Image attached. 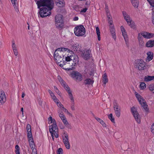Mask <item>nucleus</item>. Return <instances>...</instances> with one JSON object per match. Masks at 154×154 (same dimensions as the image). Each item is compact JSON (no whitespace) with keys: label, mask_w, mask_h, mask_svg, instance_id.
<instances>
[{"label":"nucleus","mask_w":154,"mask_h":154,"mask_svg":"<svg viewBox=\"0 0 154 154\" xmlns=\"http://www.w3.org/2000/svg\"><path fill=\"white\" fill-rule=\"evenodd\" d=\"M15 148L16 149V150L15 151V152L16 154H20V148L19 146L18 145H16L15 146Z\"/></svg>","instance_id":"nucleus-42"},{"label":"nucleus","mask_w":154,"mask_h":154,"mask_svg":"<svg viewBox=\"0 0 154 154\" xmlns=\"http://www.w3.org/2000/svg\"><path fill=\"white\" fill-rule=\"evenodd\" d=\"M142 35V37H143L145 38H149L154 37V34L150 33L147 32H144L140 33Z\"/></svg>","instance_id":"nucleus-15"},{"label":"nucleus","mask_w":154,"mask_h":154,"mask_svg":"<svg viewBox=\"0 0 154 154\" xmlns=\"http://www.w3.org/2000/svg\"><path fill=\"white\" fill-rule=\"evenodd\" d=\"M49 131L50 133H54L55 137L57 138L59 137L58 128L55 120L54 119L53 123L49 126Z\"/></svg>","instance_id":"nucleus-5"},{"label":"nucleus","mask_w":154,"mask_h":154,"mask_svg":"<svg viewBox=\"0 0 154 154\" xmlns=\"http://www.w3.org/2000/svg\"><path fill=\"white\" fill-rule=\"evenodd\" d=\"M62 109L63 110V111L65 112L66 113L67 112H68V110L66 109L64 107V108H63Z\"/></svg>","instance_id":"nucleus-64"},{"label":"nucleus","mask_w":154,"mask_h":154,"mask_svg":"<svg viewBox=\"0 0 154 154\" xmlns=\"http://www.w3.org/2000/svg\"><path fill=\"white\" fill-rule=\"evenodd\" d=\"M121 29L122 35L123 36L125 42H128V35L124 27L123 26H121Z\"/></svg>","instance_id":"nucleus-13"},{"label":"nucleus","mask_w":154,"mask_h":154,"mask_svg":"<svg viewBox=\"0 0 154 154\" xmlns=\"http://www.w3.org/2000/svg\"><path fill=\"white\" fill-rule=\"evenodd\" d=\"M71 76L76 81L79 82L82 80V75L78 71H73L70 74Z\"/></svg>","instance_id":"nucleus-7"},{"label":"nucleus","mask_w":154,"mask_h":154,"mask_svg":"<svg viewBox=\"0 0 154 154\" xmlns=\"http://www.w3.org/2000/svg\"><path fill=\"white\" fill-rule=\"evenodd\" d=\"M106 14L108 19H110L112 18L111 16L110 15V14L109 11H106Z\"/></svg>","instance_id":"nucleus-51"},{"label":"nucleus","mask_w":154,"mask_h":154,"mask_svg":"<svg viewBox=\"0 0 154 154\" xmlns=\"http://www.w3.org/2000/svg\"><path fill=\"white\" fill-rule=\"evenodd\" d=\"M73 49L74 51H77L79 50L80 48H79V45H77L73 47Z\"/></svg>","instance_id":"nucleus-46"},{"label":"nucleus","mask_w":154,"mask_h":154,"mask_svg":"<svg viewBox=\"0 0 154 154\" xmlns=\"http://www.w3.org/2000/svg\"><path fill=\"white\" fill-rule=\"evenodd\" d=\"M31 149L32 150V154H37L36 149L35 147H32Z\"/></svg>","instance_id":"nucleus-47"},{"label":"nucleus","mask_w":154,"mask_h":154,"mask_svg":"<svg viewBox=\"0 0 154 154\" xmlns=\"http://www.w3.org/2000/svg\"><path fill=\"white\" fill-rule=\"evenodd\" d=\"M110 30L112 35V37L114 38V40H115L116 39V35L115 29L114 28V26H110Z\"/></svg>","instance_id":"nucleus-19"},{"label":"nucleus","mask_w":154,"mask_h":154,"mask_svg":"<svg viewBox=\"0 0 154 154\" xmlns=\"http://www.w3.org/2000/svg\"><path fill=\"white\" fill-rule=\"evenodd\" d=\"M73 57V55H70L69 56L68 55L67 57L65 56H64V57L65 58L63 59V63H64V64H65L66 63V61H69L71 60H72V57Z\"/></svg>","instance_id":"nucleus-22"},{"label":"nucleus","mask_w":154,"mask_h":154,"mask_svg":"<svg viewBox=\"0 0 154 154\" xmlns=\"http://www.w3.org/2000/svg\"><path fill=\"white\" fill-rule=\"evenodd\" d=\"M140 87L141 89H144L146 88V85L144 82H141L140 85Z\"/></svg>","instance_id":"nucleus-44"},{"label":"nucleus","mask_w":154,"mask_h":154,"mask_svg":"<svg viewBox=\"0 0 154 154\" xmlns=\"http://www.w3.org/2000/svg\"><path fill=\"white\" fill-rule=\"evenodd\" d=\"M152 23L154 25V12L152 13Z\"/></svg>","instance_id":"nucleus-55"},{"label":"nucleus","mask_w":154,"mask_h":154,"mask_svg":"<svg viewBox=\"0 0 154 154\" xmlns=\"http://www.w3.org/2000/svg\"><path fill=\"white\" fill-rule=\"evenodd\" d=\"M133 5L135 7L137 8L139 5L138 0H131Z\"/></svg>","instance_id":"nucleus-32"},{"label":"nucleus","mask_w":154,"mask_h":154,"mask_svg":"<svg viewBox=\"0 0 154 154\" xmlns=\"http://www.w3.org/2000/svg\"><path fill=\"white\" fill-rule=\"evenodd\" d=\"M11 3H12L15 9L16 10L17 9V5L16 2L17 0H11Z\"/></svg>","instance_id":"nucleus-40"},{"label":"nucleus","mask_w":154,"mask_h":154,"mask_svg":"<svg viewBox=\"0 0 154 154\" xmlns=\"http://www.w3.org/2000/svg\"><path fill=\"white\" fill-rule=\"evenodd\" d=\"M52 99H53V100L55 103H56L57 104H58V102L59 101V100L56 96L54 97Z\"/></svg>","instance_id":"nucleus-53"},{"label":"nucleus","mask_w":154,"mask_h":154,"mask_svg":"<svg viewBox=\"0 0 154 154\" xmlns=\"http://www.w3.org/2000/svg\"><path fill=\"white\" fill-rule=\"evenodd\" d=\"M57 79L59 80V81L61 84V85L63 86L64 88L66 87L67 85H66V83L61 78L60 76H57Z\"/></svg>","instance_id":"nucleus-29"},{"label":"nucleus","mask_w":154,"mask_h":154,"mask_svg":"<svg viewBox=\"0 0 154 154\" xmlns=\"http://www.w3.org/2000/svg\"><path fill=\"white\" fill-rule=\"evenodd\" d=\"M63 142L65 147L67 149H70V143L69 141L68 136L66 131H64L62 136Z\"/></svg>","instance_id":"nucleus-9"},{"label":"nucleus","mask_w":154,"mask_h":154,"mask_svg":"<svg viewBox=\"0 0 154 154\" xmlns=\"http://www.w3.org/2000/svg\"><path fill=\"white\" fill-rule=\"evenodd\" d=\"M147 60L149 61L151 60L153 58V53L150 51H149L147 53Z\"/></svg>","instance_id":"nucleus-25"},{"label":"nucleus","mask_w":154,"mask_h":154,"mask_svg":"<svg viewBox=\"0 0 154 154\" xmlns=\"http://www.w3.org/2000/svg\"><path fill=\"white\" fill-rule=\"evenodd\" d=\"M150 4L153 7V9H154V1L150 3Z\"/></svg>","instance_id":"nucleus-62"},{"label":"nucleus","mask_w":154,"mask_h":154,"mask_svg":"<svg viewBox=\"0 0 154 154\" xmlns=\"http://www.w3.org/2000/svg\"><path fill=\"white\" fill-rule=\"evenodd\" d=\"M136 68L140 70H144L146 68V63L142 60H140L136 64Z\"/></svg>","instance_id":"nucleus-11"},{"label":"nucleus","mask_w":154,"mask_h":154,"mask_svg":"<svg viewBox=\"0 0 154 154\" xmlns=\"http://www.w3.org/2000/svg\"><path fill=\"white\" fill-rule=\"evenodd\" d=\"M84 84L85 85H90L94 83V81L90 78L86 79L85 80Z\"/></svg>","instance_id":"nucleus-26"},{"label":"nucleus","mask_w":154,"mask_h":154,"mask_svg":"<svg viewBox=\"0 0 154 154\" xmlns=\"http://www.w3.org/2000/svg\"><path fill=\"white\" fill-rule=\"evenodd\" d=\"M64 88L68 93L70 99L74 98L73 95L72 93V91L70 90L69 87L68 85H67Z\"/></svg>","instance_id":"nucleus-20"},{"label":"nucleus","mask_w":154,"mask_h":154,"mask_svg":"<svg viewBox=\"0 0 154 154\" xmlns=\"http://www.w3.org/2000/svg\"><path fill=\"white\" fill-rule=\"evenodd\" d=\"M77 63L75 62H73V63H72V64L71 65V67L68 69V70H71L74 69L75 68V66L76 65V64Z\"/></svg>","instance_id":"nucleus-45"},{"label":"nucleus","mask_w":154,"mask_h":154,"mask_svg":"<svg viewBox=\"0 0 154 154\" xmlns=\"http://www.w3.org/2000/svg\"><path fill=\"white\" fill-rule=\"evenodd\" d=\"M71 100V108L72 110H75V102L74 98L70 99Z\"/></svg>","instance_id":"nucleus-33"},{"label":"nucleus","mask_w":154,"mask_h":154,"mask_svg":"<svg viewBox=\"0 0 154 154\" xmlns=\"http://www.w3.org/2000/svg\"><path fill=\"white\" fill-rule=\"evenodd\" d=\"M58 113H59V116L62 120L63 119L66 118L65 116L64 115L63 112H60V111H58Z\"/></svg>","instance_id":"nucleus-41"},{"label":"nucleus","mask_w":154,"mask_h":154,"mask_svg":"<svg viewBox=\"0 0 154 154\" xmlns=\"http://www.w3.org/2000/svg\"><path fill=\"white\" fill-rule=\"evenodd\" d=\"M140 100L141 102H139L140 103L146 112H148L149 109L147 107L148 105L146 103L145 100L143 98H142Z\"/></svg>","instance_id":"nucleus-14"},{"label":"nucleus","mask_w":154,"mask_h":154,"mask_svg":"<svg viewBox=\"0 0 154 154\" xmlns=\"http://www.w3.org/2000/svg\"><path fill=\"white\" fill-rule=\"evenodd\" d=\"M146 46L147 47H152L154 46V40H150L148 41L146 44Z\"/></svg>","instance_id":"nucleus-24"},{"label":"nucleus","mask_w":154,"mask_h":154,"mask_svg":"<svg viewBox=\"0 0 154 154\" xmlns=\"http://www.w3.org/2000/svg\"><path fill=\"white\" fill-rule=\"evenodd\" d=\"M144 81L146 82L154 80V76L146 75L144 77Z\"/></svg>","instance_id":"nucleus-23"},{"label":"nucleus","mask_w":154,"mask_h":154,"mask_svg":"<svg viewBox=\"0 0 154 154\" xmlns=\"http://www.w3.org/2000/svg\"><path fill=\"white\" fill-rule=\"evenodd\" d=\"M57 106L58 107H59L60 108H61L62 109L63 108H64V107L63 106V105L61 104V103L60 102H58V104H57Z\"/></svg>","instance_id":"nucleus-52"},{"label":"nucleus","mask_w":154,"mask_h":154,"mask_svg":"<svg viewBox=\"0 0 154 154\" xmlns=\"http://www.w3.org/2000/svg\"><path fill=\"white\" fill-rule=\"evenodd\" d=\"M26 129L27 131H31V126L29 124H28L27 125L26 127Z\"/></svg>","instance_id":"nucleus-50"},{"label":"nucleus","mask_w":154,"mask_h":154,"mask_svg":"<svg viewBox=\"0 0 154 154\" xmlns=\"http://www.w3.org/2000/svg\"><path fill=\"white\" fill-rule=\"evenodd\" d=\"M122 13L124 18L128 24L131 28H134L135 27L134 23L132 21L130 17L129 16L125 11H123Z\"/></svg>","instance_id":"nucleus-6"},{"label":"nucleus","mask_w":154,"mask_h":154,"mask_svg":"<svg viewBox=\"0 0 154 154\" xmlns=\"http://www.w3.org/2000/svg\"><path fill=\"white\" fill-rule=\"evenodd\" d=\"M50 95L52 98H53L55 96L53 93H52L51 94H50Z\"/></svg>","instance_id":"nucleus-63"},{"label":"nucleus","mask_w":154,"mask_h":154,"mask_svg":"<svg viewBox=\"0 0 154 154\" xmlns=\"http://www.w3.org/2000/svg\"><path fill=\"white\" fill-rule=\"evenodd\" d=\"M95 119L97 121L99 122L103 127H106V124L104 123L103 120L101 119H100L97 117H96L95 118Z\"/></svg>","instance_id":"nucleus-31"},{"label":"nucleus","mask_w":154,"mask_h":154,"mask_svg":"<svg viewBox=\"0 0 154 154\" xmlns=\"http://www.w3.org/2000/svg\"><path fill=\"white\" fill-rule=\"evenodd\" d=\"M151 132L154 134V123L151 126Z\"/></svg>","instance_id":"nucleus-56"},{"label":"nucleus","mask_w":154,"mask_h":154,"mask_svg":"<svg viewBox=\"0 0 154 154\" xmlns=\"http://www.w3.org/2000/svg\"><path fill=\"white\" fill-rule=\"evenodd\" d=\"M148 88L150 91L154 93L153 92L154 91V84H152L149 85Z\"/></svg>","instance_id":"nucleus-39"},{"label":"nucleus","mask_w":154,"mask_h":154,"mask_svg":"<svg viewBox=\"0 0 154 154\" xmlns=\"http://www.w3.org/2000/svg\"><path fill=\"white\" fill-rule=\"evenodd\" d=\"M113 109L116 116L119 118L121 115V108L118 104L117 101L114 100L113 102Z\"/></svg>","instance_id":"nucleus-8"},{"label":"nucleus","mask_w":154,"mask_h":154,"mask_svg":"<svg viewBox=\"0 0 154 154\" xmlns=\"http://www.w3.org/2000/svg\"><path fill=\"white\" fill-rule=\"evenodd\" d=\"M74 32L75 35L79 37H85L86 30L85 28L82 25L77 26L74 29Z\"/></svg>","instance_id":"nucleus-3"},{"label":"nucleus","mask_w":154,"mask_h":154,"mask_svg":"<svg viewBox=\"0 0 154 154\" xmlns=\"http://www.w3.org/2000/svg\"><path fill=\"white\" fill-rule=\"evenodd\" d=\"M79 18L77 17H75L73 19V20L74 21H77L78 20Z\"/></svg>","instance_id":"nucleus-60"},{"label":"nucleus","mask_w":154,"mask_h":154,"mask_svg":"<svg viewBox=\"0 0 154 154\" xmlns=\"http://www.w3.org/2000/svg\"><path fill=\"white\" fill-rule=\"evenodd\" d=\"M67 50L71 53H72V51H70L68 48H60L56 50L54 54L55 61L59 63L63 61L64 56H65V51Z\"/></svg>","instance_id":"nucleus-2"},{"label":"nucleus","mask_w":154,"mask_h":154,"mask_svg":"<svg viewBox=\"0 0 154 154\" xmlns=\"http://www.w3.org/2000/svg\"><path fill=\"white\" fill-rule=\"evenodd\" d=\"M49 121H51V123H52L53 122V118L51 116H50L49 117V118L48 119Z\"/></svg>","instance_id":"nucleus-58"},{"label":"nucleus","mask_w":154,"mask_h":154,"mask_svg":"<svg viewBox=\"0 0 154 154\" xmlns=\"http://www.w3.org/2000/svg\"><path fill=\"white\" fill-rule=\"evenodd\" d=\"M134 94L137 99L138 100V101H139V102H141L140 100L143 98L138 93H137V92L136 91L134 92Z\"/></svg>","instance_id":"nucleus-34"},{"label":"nucleus","mask_w":154,"mask_h":154,"mask_svg":"<svg viewBox=\"0 0 154 154\" xmlns=\"http://www.w3.org/2000/svg\"><path fill=\"white\" fill-rule=\"evenodd\" d=\"M38 8L40 9L39 15L42 17L50 16L53 8L52 0H40L36 2Z\"/></svg>","instance_id":"nucleus-1"},{"label":"nucleus","mask_w":154,"mask_h":154,"mask_svg":"<svg viewBox=\"0 0 154 154\" xmlns=\"http://www.w3.org/2000/svg\"><path fill=\"white\" fill-rule=\"evenodd\" d=\"M51 135L52 138L53 140H54V133H51Z\"/></svg>","instance_id":"nucleus-61"},{"label":"nucleus","mask_w":154,"mask_h":154,"mask_svg":"<svg viewBox=\"0 0 154 154\" xmlns=\"http://www.w3.org/2000/svg\"><path fill=\"white\" fill-rule=\"evenodd\" d=\"M137 38L139 41V45L142 46H144L145 43L143 41V38L142 37V35L140 34V33L138 34Z\"/></svg>","instance_id":"nucleus-18"},{"label":"nucleus","mask_w":154,"mask_h":154,"mask_svg":"<svg viewBox=\"0 0 154 154\" xmlns=\"http://www.w3.org/2000/svg\"><path fill=\"white\" fill-rule=\"evenodd\" d=\"M28 141L30 146L31 147V148H32V147L34 148L35 145L33 139H31V140L28 139Z\"/></svg>","instance_id":"nucleus-35"},{"label":"nucleus","mask_w":154,"mask_h":154,"mask_svg":"<svg viewBox=\"0 0 154 154\" xmlns=\"http://www.w3.org/2000/svg\"><path fill=\"white\" fill-rule=\"evenodd\" d=\"M54 89L56 92L60 96L61 94V93L60 92L59 90L56 87L54 86Z\"/></svg>","instance_id":"nucleus-48"},{"label":"nucleus","mask_w":154,"mask_h":154,"mask_svg":"<svg viewBox=\"0 0 154 154\" xmlns=\"http://www.w3.org/2000/svg\"><path fill=\"white\" fill-rule=\"evenodd\" d=\"M55 25L58 29H62L64 26L63 20L62 15L58 14L56 16L55 18Z\"/></svg>","instance_id":"nucleus-4"},{"label":"nucleus","mask_w":154,"mask_h":154,"mask_svg":"<svg viewBox=\"0 0 154 154\" xmlns=\"http://www.w3.org/2000/svg\"><path fill=\"white\" fill-rule=\"evenodd\" d=\"M62 120V122L64 124V125L66 127H67L68 128H71V126L70 125L69 123L66 118L64 119H63Z\"/></svg>","instance_id":"nucleus-27"},{"label":"nucleus","mask_w":154,"mask_h":154,"mask_svg":"<svg viewBox=\"0 0 154 154\" xmlns=\"http://www.w3.org/2000/svg\"><path fill=\"white\" fill-rule=\"evenodd\" d=\"M27 137L28 139L31 140L32 139V134L31 131H27Z\"/></svg>","instance_id":"nucleus-43"},{"label":"nucleus","mask_w":154,"mask_h":154,"mask_svg":"<svg viewBox=\"0 0 154 154\" xmlns=\"http://www.w3.org/2000/svg\"><path fill=\"white\" fill-rule=\"evenodd\" d=\"M108 22L109 24H110V26H113V25L112 24L113 22L112 20L109 21Z\"/></svg>","instance_id":"nucleus-59"},{"label":"nucleus","mask_w":154,"mask_h":154,"mask_svg":"<svg viewBox=\"0 0 154 154\" xmlns=\"http://www.w3.org/2000/svg\"><path fill=\"white\" fill-rule=\"evenodd\" d=\"M131 112L134 116L135 120L138 123H140V116L137 111L136 108L132 107L131 109Z\"/></svg>","instance_id":"nucleus-10"},{"label":"nucleus","mask_w":154,"mask_h":154,"mask_svg":"<svg viewBox=\"0 0 154 154\" xmlns=\"http://www.w3.org/2000/svg\"><path fill=\"white\" fill-rule=\"evenodd\" d=\"M90 51L89 50H87L83 52L82 54V56L84 59L88 60L90 58Z\"/></svg>","instance_id":"nucleus-16"},{"label":"nucleus","mask_w":154,"mask_h":154,"mask_svg":"<svg viewBox=\"0 0 154 154\" xmlns=\"http://www.w3.org/2000/svg\"><path fill=\"white\" fill-rule=\"evenodd\" d=\"M57 6L60 7H63L64 5V2L63 0H58L56 3Z\"/></svg>","instance_id":"nucleus-30"},{"label":"nucleus","mask_w":154,"mask_h":154,"mask_svg":"<svg viewBox=\"0 0 154 154\" xmlns=\"http://www.w3.org/2000/svg\"><path fill=\"white\" fill-rule=\"evenodd\" d=\"M6 97L3 91H0V102L2 104H3L6 101Z\"/></svg>","instance_id":"nucleus-12"},{"label":"nucleus","mask_w":154,"mask_h":154,"mask_svg":"<svg viewBox=\"0 0 154 154\" xmlns=\"http://www.w3.org/2000/svg\"><path fill=\"white\" fill-rule=\"evenodd\" d=\"M12 48L14 55L17 56L18 55V52L17 50V46L15 44L14 41L13 40L12 41Z\"/></svg>","instance_id":"nucleus-17"},{"label":"nucleus","mask_w":154,"mask_h":154,"mask_svg":"<svg viewBox=\"0 0 154 154\" xmlns=\"http://www.w3.org/2000/svg\"><path fill=\"white\" fill-rule=\"evenodd\" d=\"M64 88L68 93L70 99L74 98L73 95L72 93V91L70 90L69 87L68 85H67Z\"/></svg>","instance_id":"nucleus-21"},{"label":"nucleus","mask_w":154,"mask_h":154,"mask_svg":"<svg viewBox=\"0 0 154 154\" xmlns=\"http://www.w3.org/2000/svg\"><path fill=\"white\" fill-rule=\"evenodd\" d=\"M65 64H64V63H63V64H60L59 65L61 67H62V68H63V69H65V70H68V69H69V68H65V67H64V65H65Z\"/></svg>","instance_id":"nucleus-54"},{"label":"nucleus","mask_w":154,"mask_h":154,"mask_svg":"<svg viewBox=\"0 0 154 154\" xmlns=\"http://www.w3.org/2000/svg\"><path fill=\"white\" fill-rule=\"evenodd\" d=\"M103 82L104 84L105 85L106 83L108 82V79L106 73L104 74L103 76Z\"/></svg>","instance_id":"nucleus-28"},{"label":"nucleus","mask_w":154,"mask_h":154,"mask_svg":"<svg viewBox=\"0 0 154 154\" xmlns=\"http://www.w3.org/2000/svg\"><path fill=\"white\" fill-rule=\"evenodd\" d=\"M108 117L109 119L111 120V121L113 123H115V119L113 116L112 114L110 113L108 115Z\"/></svg>","instance_id":"nucleus-38"},{"label":"nucleus","mask_w":154,"mask_h":154,"mask_svg":"<svg viewBox=\"0 0 154 154\" xmlns=\"http://www.w3.org/2000/svg\"><path fill=\"white\" fill-rule=\"evenodd\" d=\"M87 10V8H83V9H82L80 12L81 13H85V12Z\"/></svg>","instance_id":"nucleus-57"},{"label":"nucleus","mask_w":154,"mask_h":154,"mask_svg":"<svg viewBox=\"0 0 154 154\" xmlns=\"http://www.w3.org/2000/svg\"><path fill=\"white\" fill-rule=\"evenodd\" d=\"M96 30L97 35L98 39L99 41H100V32L99 29L98 27H96Z\"/></svg>","instance_id":"nucleus-36"},{"label":"nucleus","mask_w":154,"mask_h":154,"mask_svg":"<svg viewBox=\"0 0 154 154\" xmlns=\"http://www.w3.org/2000/svg\"><path fill=\"white\" fill-rule=\"evenodd\" d=\"M72 60H73V62H75L76 63H78L79 62V60L78 57L77 56L74 54L73 57H72Z\"/></svg>","instance_id":"nucleus-37"},{"label":"nucleus","mask_w":154,"mask_h":154,"mask_svg":"<svg viewBox=\"0 0 154 154\" xmlns=\"http://www.w3.org/2000/svg\"><path fill=\"white\" fill-rule=\"evenodd\" d=\"M63 150L62 148H59L57 151V154H63Z\"/></svg>","instance_id":"nucleus-49"}]
</instances>
